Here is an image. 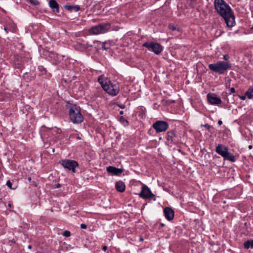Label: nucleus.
<instances>
[{
    "instance_id": "nucleus-27",
    "label": "nucleus",
    "mask_w": 253,
    "mask_h": 253,
    "mask_svg": "<svg viewBox=\"0 0 253 253\" xmlns=\"http://www.w3.org/2000/svg\"><path fill=\"white\" fill-rule=\"evenodd\" d=\"M6 185L10 189H12V183L10 182V181L9 180H8L7 182H6Z\"/></svg>"
},
{
    "instance_id": "nucleus-34",
    "label": "nucleus",
    "mask_w": 253,
    "mask_h": 253,
    "mask_svg": "<svg viewBox=\"0 0 253 253\" xmlns=\"http://www.w3.org/2000/svg\"><path fill=\"white\" fill-rule=\"evenodd\" d=\"M218 124L219 125H221L222 124V122L221 120H218Z\"/></svg>"
},
{
    "instance_id": "nucleus-40",
    "label": "nucleus",
    "mask_w": 253,
    "mask_h": 253,
    "mask_svg": "<svg viewBox=\"0 0 253 253\" xmlns=\"http://www.w3.org/2000/svg\"><path fill=\"white\" fill-rule=\"evenodd\" d=\"M28 248L29 249H31L32 246H31V245H29V246H28Z\"/></svg>"
},
{
    "instance_id": "nucleus-8",
    "label": "nucleus",
    "mask_w": 253,
    "mask_h": 253,
    "mask_svg": "<svg viewBox=\"0 0 253 253\" xmlns=\"http://www.w3.org/2000/svg\"><path fill=\"white\" fill-rule=\"evenodd\" d=\"M153 127L157 133L165 131L169 127L167 122L163 121H157L153 124Z\"/></svg>"
},
{
    "instance_id": "nucleus-21",
    "label": "nucleus",
    "mask_w": 253,
    "mask_h": 253,
    "mask_svg": "<svg viewBox=\"0 0 253 253\" xmlns=\"http://www.w3.org/2000/svg\"><path fill=\"white\" fill-rule=\"evenodd\" d=\"M244 248L246 249H253V240H248L244 243Z\"/></svg>"
},
{
    "instance_id": "nucleus-24",
    "label": "nucleus",
    "mask_w": 253,
    "mask_h": 253,
    "mask_svg": "<svg viewBox=\"0 0 253 253\" xmlns=\"http://www.w3.org/2000/svg\"><path fill=\"white\" fill-rule=\"evenodd\" d=\"M111 44L110 42H105L102 43V48L105 50H107L110 48Z\"/></svg>"
},
{
    "instance_id": "nucleus-20",
    "label": "nucleus",
    "mask_w": 253,
    "mask_h": 253,
    "mask_svg": "<svg viewBox=\"0 0 253 253\" xmlns=\"http://www.w3.org/2000/svg\"><path fill=\"white\" fill-rule=\"evenodd\" d=\"M65 8L67 10L70 11L73 10L75 11H78L80 9V7L79 5H66L65 6Z\"/></svg>"
},
{
    "instance_id": "nucleus-30",
    "label": "nucleus",
    "mask_w": 253,
    "mask_h": 253,
    "mask_svg": "<svg viewBox=\"0 0 253 253\" xmlns=\"http://www.w3.org/2000/svg\"><path fill=\"white\" fill-rule=\"evenodd\" d=\"M81 228L84 229H86L87 228V225L85 224H81Z\"/></svg>"
},
{
    "instance_id": "nucleus-11",
    "label": "nucleus",
    "mask_w": 253,
    "mask_h": 253,
    "mask_svg": "<svg viewBox=\"0 0 253 253\" xmlns=\"http://www.w3.org/2000/svg\"><path fill=\"white\" fill-rule=\"evenodd\" d=\"M165 217L169 221L171 220L174 217V211L170 208L166 207L164 210Z\"/></svg>"
},
{
    "instance_id": "nucleus-16",
    "label": "nucleus",
    "mask_w": 253,
    "mask_h": 253,
    "mask_svg": "<svg viewBox=\"0 0 253 253\" xmlns=\"http://www.w3.org/2000/svg\"><path fill=\"white\" fill-rule=\"evenodd\" d=\"M49 5L54 12H59V5L55 0H50Z\"/></svg>"
},
{
    "instance_id": "nucleus-6",
    "label": "nucleus",
    "mask_w": 253,
    "mask_h": 253,
    "mask_svg": "<svg viewBox=\"0 0 253 253\" xmlns=\"http://www.w3.org/2000/svg\"><path fill=\"white\" fill-rule=\"evenodd\" d=\"M143 46L146 47L149 50L154 52L156 54H160L163 50L161 45L153 42H146L143 44Z\"/></svg>"
},
{
    "instance_id": "nucleus-13",
    "label": "nucleus",
    "mask_w": 253,
    "mask_h": 253,
    "mask_svg": "<svg viewBox=\"0 0 253 253\" xmlns=\"http://www.w3.org/2000/svg\"><path fill=\"white\" fill-rule=\"evenodd\" d=\"M227 150H228V147L222 144H218L215 148V152L222 157L224 155Z\"/></svg>"
},
{
    "instance_id": "nucleus-41",
    "label": "nucleus",
    "mask_w": 253,
    "mask_h": 253,
    "mask_svg": "<svg viewBox=\"0 0 253 253\" xmlns=\"http://www.w3.org/2000/svg\"><path fill=\"white\" fill-rule=\"evenodd\" d=\"M120 107L121 108H124V105L121 106Z\"/></svg>"
},
{
    "instance_id": "nucleus-29",
    "label": "nucleus",
    "mask_w": 253,
    "mask_h": 253,
    "mask_svg": "<svg viewBox=\"0 0 253 253\" xmlns=\"http://www.w3.org/2000/svg\"><path fill=\"white\" fill-rule=\"evenodd\" d=\"M169 28L170 30H171L172 31H174L176 30V27H175L173 25L171 24L169 25Z\"/></svg>"
},
{
    "instance_id": "nucleus-38",
    "label": "nucleus",
    "mask_w": 253,
    "mask_h": 253,
    "mask_svg": "<svg viewBox=\"0 0 253 253\" xmlns=\"http://www.w3.org/2000/svg\"><path fill=\"white\" fill-rule=\"evenodd\" d=\"M60 186V184H58L56 186V187L57 188H59V187Z\"/></svg>"
},
{
    "instance_id": "nucleus-3",
    "label": "nucleus",
    "mask_w": 253,
    "mask_h": 253,
    "mask_svg": "<svg viewBox=\"0 0 253 253\" xmlns=\"http://www.w3.org/2000/svg\"><path fill=\"white\" fill-rule=\"evenodd\" d=\"M208 67L211 70L215 73L223 74L228 69L231 68L232 64L229 61H219L215 63L209 64Z\"/></svg>"
},
{
    "instance_id": "nucleus-5",
    "label": "nucleus",
    "mask_w": 253,
    "mask_h": 253,
    "mask_svg": "<svg viewBox=\"0 0 253 253\" xmlns=\"http://www.w3.org/2000/svg\"><path fill=\"white\" fill-rule=\"evenodd\" d=\"M110 28L109 23L100 24L90 28L89 32L94 35L103 34L107 32Z\"/></svg>"
},
{
    "instance_id": "nucleus-28",
    "label": "nucleus",
    "mask_w": 253,
    "mask_h": 253,
    "mask_svg": "<svg viewBox=\"0 0 253 253\" xmlns=\"http://www.w3.org/2000/svg\"><path fill=\"white\" fill-rule=\"evenodd\" d=\"M223 59L227 62L229 59V56L228 54H225L223 56Z\"/></svg>"
},
{
    "instance_id": "nucleus-1",
    "label": "nucleus",
    "mask_w": 253,
    "mask_h": 253,
    "mask_svg": "<svg viewBox=\"0 0 253 253\" xmlns=\"http://www.w3.org/2000/svg\"><path fill=\"white\" fill-rule=\"evenodd\" d=\"M214 6L216 12L224 18L227 26L233 27L235 24V17L230 6L223 0H214Z\"/></svg>"
},
{
    "instance_id": "nucleus-9",
    "label": "nucleus",
    "mask_w": 253,
    "mask_h": 253,
    "mask_svg": "<svg viewBox=\"0 0 253 253\" xmlns=\"http://www.w3.org/2000/svg\"><path fill=\"white\" fill-rule=\"evenodd\" d=\"M139 196L140 197L143 199H151L154 198L155 196L146 185H143L142 186L141 191L139 194Z\"/></svg>"
},
{
    "instance_id": "nucleus-32",
    "label": "nucleus",
    "mask_w": 253,
    "mask_h": 253,
    "mask_svg": "<svg viewBox=\"0 0 253 253\" xmlns=\"http://www.w3.org/2000/svg\"><path fill=\"white\" fill-rule=\"evenodd\" d=\"M204 126L206 127L207 129H209L211 127V126L208 124H205L204 125Z\"/></svg>"
},
{
    "instance_id": "nucleus-12",
    "label": "nucleus",
    "mask_w": 253,
    "mask_h": 253,
    "mask_svg": "<svg viewBox=\"0 0 253 253\" xmlns=\"http://www.w3.org/2000/svg\"><path fill=\"white\" fill-rule=\"evenodd\" d=\"M106 170L108 173H112L115 175H119L123 172V169H118L112 166L108 167Z\"/></svg>"
},
{
    "instance_id": "nucleus-7",
    "label": "nucleus",
    "mask_w": 253,
    "mask_h": 253,
    "mask_svg": "<svg viewBox=\"0 0 253 253\" xmlns=\"http://www.w3.org/2000/svg\"><path fill=\"white\" fill-rule=\"evenodd\" d=\"M59 163L65 169H67L73 172H75V168L79 166L77 162L74 160H63Z\"/></svg>"
},
{
    "instance_id": "nucleus-31",
    "label": "nucleus",
    "mask_w": 253,
    "mask_h": 253,
    "mask_svg": "<svg viewBox=\"0 0 253 253\" xmlns=\"http://www.w3.org/2000/svg\"><path fill=\"white\" fill-rule=\"evenodd\" d=\"M230 93H233L235 92V89L234 87H231L230 89Z\"/></svg>"
},
{
    "instance_id": "nucleus-25",
    "label": "nucleus",
    "mask_w": 253,
    "mask_h": 253,
    "mask_svg": "<svg viewBox=\"0 0 253 253\" xmlns=\"http://www.w3.org/2000/svg\"><path fill=\"white\" fill-rule=\"evenodd\" d=\"M29 2L34 5H38L40 2L37 0H28Z\"/></svg>"
},
{
    "instance_id": "nucleus-43",
    "label": "nucleus",
    "mask_w": 253,
    "mask_h": 253,
    "mask_svg": "<svg viewBox=\"0 0 253 253\" xmlns=\"http://www.w3.org/2000/svg\"><path fill=\"white\" fill-rule=\"evenodd\" d=\"M140 241H142L143 240V239L142 238H140Z\"/></svg>"
},
{
    "instance_id": "nucleus-19",
    "label": "nucleus",
    "mask_w": 253,
    "mask_h": 253,
    "mask_svg": "<svg viewBox=\"0 0 253 253\" xmlns=\"http://www.w3.org/2000/svg\"><path fill=\"white\" fill-rule=\"evenodd\" d=\"M49 57L50 58V60L52 61L53 64H57L58 61V57L57 55H56L54 52H51L49 54Z\"/></svg>"
},
{
    "instance_id": "nucleus-26",
    "label": "nucleus",
    "mask_w": 253,
    "mask_h": 253,
    "mask_svg": "<svg viewBox=\"0 0 253 253\" xmlns=\"http://www.w3.org/2000/svg\"><path fill=\"white\" fill-rule=\"evenodd\" d=\"M63 236H64L65 237H68L69 236H70L71 235V233L69 231H68V230H66L64 232L63 234Z\"/></svg>"
},
{
    "instance_id": "nucleus-35",
    "label": "nucleus",
    "mask_w": 253,
    "mask_h": 253,
    "mask_svg": "<svg viewBox=\"0 0 253 253\" xmlns=\"http://www.w3.org/2000/svg\"><path fill=\"white\" fill-rule=\"evenodd\" d=\"M92 45H89V44H86V48H88V47H92Z\"/></svg>"
},
{
    "instance_id": "nucleus-2",
    "label": "nucleus",
    "mask_w": 253,
    "mask_h": 253,
    "mask_svg": "<svg viewBox=\"0 0 253 253\" xmlns=\"http://www.w3.org/2000/svg\"><path fill=\"white\" fill-rule=\"evenodd\" d=\"M98 83L107 93L112 96L116 95L119 92L120 87L118 84H113L109 79L102 75L98 79Z\"/></svg>"
},
{
    "instance_id": "nucleus-39",
    "label": "nucleus",
    "mask_w": 253,
    "mask_h": 253,
    "mask_svg": "<svg viewBox=\"0 0 253 253\" xmlns=\"http://www.w3.org/2000/svg\"><path fill=\"white\" fill-rule=\"evenodd\" d=\"M123 113H124V112H123V111H121L120 112V114H123Z\"/></svg>"
},
{
    "instance_id": "nucleus-10",
    "label": "nucleus",
    "mask_w": 253,
    "mask_h": 253,
    "mask_svg": "<svg viewBox=\"0 0 253 253\" xmlns=\"http://www.w3.org/2000/svg\"><path fill=\"white\" fill-rule=\"evenodd\" d=\"M207 99L209 102L212 105H218L222 103L221 99L213 93H209L207 95Z\"/></svg>"
},
{
    "instance_id": "nucleus-36",
    "label": "nucleus",
    "mask_w": 253,
    "mask_h": 253,
    "mask_svg": "<svg viewBox=\"0 0 253 253\" xmlns=\"http://www.w3.org/2000/svg\"><path fill=\"white\" fill-rule=\"evenodd\" d=\"M245 97H246L245 96H242L241 97V99H242V100H244V99H245Z\"/></svg>"
},
{
    "instance_id": "nucleus-4",
    "label": "nucleus",
    "mask_w": 253,
    "mask_h": 253,
    "mask_svg": "<svg viewBox=\"0 0 253 253\" xmlns=\"http://www.w3.org/2000/svg\"><path fill=\"white\" fill-rule=\"evenodd\" d=\"M69 114L70 120L74 124H80L84 120L80 107L77 105L72 104L70 106Z\"/></svg>"
},
{
    "instance_id": "nucleus-33",
    "label": "nucleus",
    "mask_w": 253,
    "mask_h": 253,
    "mask_svg": "<svg viewBox=\"0 0 253 253\" xmlns=\"http://www.w3.org/2000/svg\"><path fill=\"white\" fill-rule=\"evenodd\" d=\"M107 249V247L106 246H103L102 247V250L104 251H106Z\"/></svg>"
},
{
    "instance_id": "nucleus-37",
    "label": "nucleus",
    "mask_w": 253,
    "mask_h": 253,
    "mask_svg": "<svg viewBox=\"0 0 253 253\" xmlns=\"http://www.w3.org/2000/svg\"><path fill=\"white\" fill-rule=\"evenodd\" d=\"M249 149H252V145H249Z\"/></svg>"
},
{
    "instance_id": "nucleus-18",
    "label": "nucleus",
    "mask_w": 253,
    "mask_h": 253,
    "mask_svg": "<svg viewBox=\"0 0 253 253\" xmlns=\"http://www.w3.org/2000/svg\"><path fill=\"white\" fill-rule=\"evenodd\" d=\"M4 30L7 33L9 32H14L15 31V25L13 24L6 25L4 26Z\"/></svg>"
},
{
    "instance_id": "nucleus-42",
    "label": "nucleus",
    "mask_w": 253,
    "mask_h": 253,
    "mask_svg": "<svg viewBox=\"0 0 253 253\" xmlns=\"http://www.w3.org/2000/svg\"><path fill=\"white\" fill-rule=\"evenodd\" d=\"M28 180H29V181H31V177H29V178H28Z\"/></svg>"
},
{
    "instance_id": "nucleus-23",
    "label": "nucleus",
    "mask_w": 253,
    "mask_h": 253,
    "mask_svg": "<svg viewBox=\"0 0 253 253\" xmlns=\"http://www.w3.org/2000/svg\"><path fill=\"white\" fill-rule=\"evenodd\" d=\"M120 122L124 126H127L128 125V122L124 117L122 116L119 119Z\"/></svg>"
},
{
    "instance_id": "nucleus-14",
    "label": "nucleus",
    "mask_w": 253,
    "mask_h": 253,
    "mask_svg": "<svg viewBox=\"0 0 253 253\" xmlns=\"http://www.w3.org/2000/svg\"><path fill=\"white\" fill-rule=\"evenodd\" d=\"M222 157L224 160H228L231 162H235L236 160L235 156L232 153L229 152L228 150L225 153Z\"/></svg>"
},
{
    "instance_id": "nucleus-15",
    "label": "nucleus",
    "mask_w": 253,
    "mask_h": 253,
    "mask_svg": "<svg viewBox=\"0 0 253 253\" xmlns=\"http://www.w3.org/2000/svg\"><path fill=\"white\" fill-rule=\"evenodd\" d=\"M176 136L173 130H170L167 132V139L171 143H175L176 141Z\"/></svg>"
},
{
    "instance_id": "nucleus-22",
    "label": "nucleus",
    "mask_w": 253,
    "mask_h": 253,
    "mask_svg": "<svg viewBox=\"0 0 253 253\" xmlns=\"http://www.w3.org/2000/svg\"><path fill=\"white\" fill-rule=\"evenodd\" d=\"M253 87L250 88L245 93V95L250 99L253 97Z\"/></svg>"
},
{
    "instance_id": "nucleus-17",
    "label": "nucleus",
    "mask_w": 253,
    "mask_h": 253,
    "mask_svg": "<svg viewBox=\"0 0 253 253\" xmlns=\"http://www.w3.org/2000/svg\"><path fill=\"white\" fill-rule=\"evenodd\" d=\"M115 187L118 191L121 192H123L125 190V183L121 181H118L116 183Z\"/></svg>"
}]
</instances>
